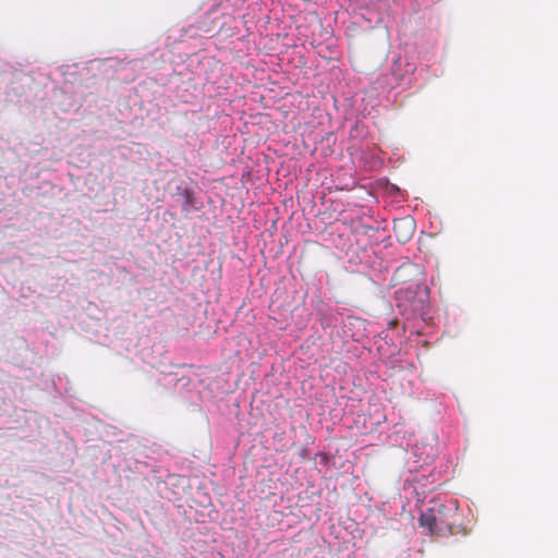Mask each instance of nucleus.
Here are the masks:
<instances>
[{
  "label": "nucleus",
  "instance_id": "obj_1",
  "mask_svg": "<svg viewBox=\"0 0 558 558\" xmlns=\"http://www.w3.org/2000/svg\"><path fill=\"white\" fill-rule=\"evenodd\" d=\"M445 509L444 505H437L422 511L418 519L420 526L425 529L428 534H434L437 529V522L440 520Z\"/></svg>",
  "mask_w": 558,
  "mask_h": 558
},
{
  "label": "nucleus",
  "instance_id": "obj_2",
  "mask_svg": "<svg viewBox=\"0 0 558 558\" xmlns=\"http://www.w3.org/2000/svg\"><path fill=\"white\" fill-rule=\"evenodd\" d=\"M404 230V234L399 235L400 240L404 241L414 230V221L407 217L395 223V231Z\"/></svg>",
  "mask_w": 558,
  "mask_h": 558
},
{
  "label": "nucleus",
  "instance_id": "obj_3",
  "mask_svg": "<svg viewBox=\"0 0 558 558\" xmlns=\"http://www.w3.org/2000/svg\"><path fill=\"white\" fill-rule=\"evenodd\" d=\"M183 196H184V205L182 206V209L184 211H189L190 210V202H191V193L185 190L183 193Z\"/></svg>",
  "mask_w": 558,
  "mask_h": 558
}]
</instances>
